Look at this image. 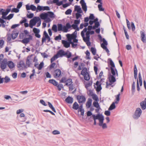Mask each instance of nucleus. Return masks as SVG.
<instances>
[{"label":"nucleus","instance_id":"nucleus-13","mask_svg":"<svg viewBox=\"0 0 146 146\" xmlns=\"http://www.w3.org/2000/svg\"><path fill=\"white\" fill-rule=\"evenodd\" d=\"M141 40L143 43L146 42V37L145 34L142 31H141Z\"/></svg>","mask_w":146,"mask_h":146},{"label":"nucleus","instance_id":"nucleus-34","mask_svg":"<svg viewBox=\"0 0 146 146\" xmlns=\"http://www.w3.org/2000/svg\"><path fill=\"white\" fill-rule=\"evenodd\" d=\"M79 108V105L76 102H75L73 105L72 108L75 110H77Z\"/></svg>","mask_w":146,"mask_h":146},{"label":"nucleus","instance_id":"nucleus-12","mask_svg":"<svg viewBox=\"0 0 146 146\" xmlns=\"http://www.w3.org/2000/svg\"><path fill=\"white\" fill-rule=\"evenodd\" d=\"M103 116L102 114H100V113L97 114L96 115L94 114L92 115V117H93L94 120H96V119L99 120Z\"/></svg>","mask_w":146,"mask_h":146},{"label":"nucleus","instance_id":"nucleus-15","mask_svg":"<svg viewBox=\"0 0 146 146\" xmlns=\"http://www.w3.org/2000/svg\"><path fill=\"white\" fill-rule=\"evenodd\" d=\"M108 79L110 83H114L116 81V79L114 76L111 75L110 74L108 77Z\"/></svg>","mask_w":146,"mask_h":146},{"label":"nucleus","instance_id":"nucleus-18","mask_svg":"<svg viewBox=\"0 0 146 146\" xmlns=\"http://www.w3.org/2000/svg\"><path fill=\"white\" fill-rule=\"evenodd\" d=\"M64 51L62 49H60L57 52L56 54L58 56V58L59 57H62L64 56Z\"/></svg>","mask_w":146,"mask_h":146},{"label":"nucleus","instance_id":"nucleus-37","mask_svg":"<svg viewBox=\"0 0 146 146\" xmlns=\"http://www.w3.org/2000/svg\"><path fill=\"white\" fill-rule=\"evenodd\" d=\"M120 96V94L119 93L117 95L115 96L116 97V101L115 102V103L116 104H117L120 100L119 97Z\"/></svg>","mask_w":146,"mask_h":146},{"label":"nucleus","instance_id":"nucleus-4","mask_svg":"<svg viewBox=\"0 0 146 146\" xmlns=\"http://www.w3.org/2000/svg\"><path fill=\"white\" fill-rule=\"evenodd\" d=\"M142 112V111L140 108H137L133 115V117L135 119H138L141 115Z\"/></svg>","mask_w":146,"mask_h":146},{"label":"nucleus","instance_id":"nucleus-31","mask_svg":"<svg viewBox=\"0 0 146 146\" xmlns=\"http://www.w3.org/2000/svg\"><path fill=\"white\" fill-rule=\"evenodd\" d=\"M87 69L86 68H84L82 71L81 74L82 75L88 74L87 72Z\"/></svg>","mask_w":146,"mask_h":146},{"label":"nucleus","instance_id":"nucleus-22","mask_svg":"<svg viewBox=\"0 0 146 146\" xmlns=\"http://www.w3.org/2000/svg\"><path fill=\"white\" fill-rule=\"evenodd\" d=\"M65 101L68 104H72L73 101V98L70 96L68 97L65 99Z\"/></svg>","mask_w":146,"mask_h":146},{"label":"nucleus","instance_id":"nucleus-21","mask_svg":"<svg viewBox=\"0 0 146 146\" xmlns=\"http://www.w3.org/2000/svg\"><path fill=\"white\" fill-rule=\"evenodd\" d=\"M7 65L9 68L11 69L13 68L15 66L14 63L11 61H8L7 63Z\"/></svg>","mask_w":146,"mask_h":146},{"label":"nucleus","instance_id":"nucleus-16","mask_svg":"<svg viewBox=\"0 0 146 146\" xmlns=\"http://www.w3.org/2000/svg\"><path fill=\"white\" fill-rule=\"evenodd\" d=\"M62 43L64 45V47L66 48H68L70 46V42H68L65 40H62Z\"/></svg>","mask_w":146,"mask_h":146},{"label":"nucleus","instance_id":"nucleus-33","mask_svg":"<svg viewBox=\"0 0 146 146\" xmlns=\"http://www.w3.org/2000/svg\"><path fill=\"white\" fill-rule=\"evenodd\" d=\"M65 85L68 86L70 85L72 83V80L71 79H68L67 80Z\"/></svg>","mask_w":146,"mask_h":146},{"label":"nucleus","instance_id":"nucleus-2","mask_svg":"<svg viewBox=\"0 0 146 146\" xmlns=\"http://www.w3.org/2000/svg\"><path fill=\"white\" fill-rule=\"evenodd\" d=\"M108 60L110 62V65L111 66L110 70L111 73L112 74L111 75L115 76L116 75L117 76H118L117 71L115 68V69L113 68L115 67V65L114 62L111 59L109 58Z\"/></svg>","mask_w":146,"mask_h":146},{"label":"nucleus","instance_id":"nucleus-25","mask_svg":"<svg viewBox=\"0 0 146 146\" xmlns=\"http://www.w3.org/2000/svg\"><path fill=\"white\" fill-rule=\"evenodd\" d=\"M86 33V37L89 38H90V35H93L94 33L93 31H87Z\"/></svg>","mask_w":146,"mask_h":146},{"label":"nucleus","instance_id":"nucleus-17","mask_svg":"<svg viewBox=\"0 0 146 146\" xmlns=\"http://www.w3.org/2000/svg\"><path fill=\"white\" fill-rule=\"evenodd\" d=\"M71 26L69 23H67L66 26L64 25V30L65 31V32H67L68 31V29L70 28Z\"/></svg>","mask_w":146,"mask_h":146},{"label":"nucleus","instance_id":"nucleus-26","mask_svg":"<svg viewBox=\"0 0 146 146\" xmlns=\"http://www.w3.org/2000/svg\"><path fill=\"white\" fill-rule=\"evenodd\" d=\"M92 102V100L89 98L88 99V101L86 103V106L87 108H90L91 106Z\"/></svg>","mask_w":146,"mask_h":146},{"label":"nucleus","instance_id":"nucleus-10","mask_svg":"<svg viewBox=\"0 0 146 146\" xmlns=\"http://www.w3.org/2000/svg\"><path fill=\"white\" fill-rule=\"evenodd\" d=\"M61 74V71L59 69L55 70L54 72V76L55 78L59 77Z\"/></svg>","mask_w":146,"mask_h":146},{"label":"nucleus","instance_id":"nucleus-30","mask_svg":"<svg viewBox=\"0 0 146 146\" xmlns=\"http://www.w3.org/2000/svg\"><path fill=\"white\" fill-rule=\"evenodd\" d=\"M31 60V57H29L28 56L27 57V60H26V64L27 66H28V67H29L30 65L31 64V62L30 61Z\"/></svg>","mask_w":146,"mask_h":146},{"label":"nucleus","instance_id":"nucleus-32","mask_svg":"<svg viewBox=\"0 0 146 146\" xmlns=\"http://www.w3.org/2000/svg\"><path fill=\"white\" fill-rule=\"evenodd\" d=\"M115 102H113L112 103L108 108L109 110H111L115 108Z\"/></svg>","mask_w":146,"mask_h":146},{"label":"nucleus","instance_id":"nucleus-55","mask_svg":"<svg viewBox=\"0 0 146 146\" xmlns=\"http://www.w3.org/2000/svg\"><path fill=\"white\" fill-rule=\"evenodd\" d=\"M72 12V10L70 9H68L65 12V14L66 15L71 14Z\"/></svg>","mask_w":146,"mask_h":146},{"label":"nucleus","instance_id":"nucleus-9","mask_svg":"<svg viewBox=\"0 0 146 146\" xmlns=\"http://www.w3.org/2000/svg\"><path fill=\"white\" fill-rule=\"evenodd\" d=\"M0 12L1 13V14L2 15V18L6 20L7 17H6V16L8 14L5 11V10L2 9H0Z\"/></svg>","mask_w":146,"mask_h":146},{"label":"nucleus","instance_id":"nucleus-20","mask_svg":"<svg viewBox=\"0 0 146 146\" xmlns=\"http://www.w3.org/2000/svg\"><path fill=\"white\" fill-rule=\"evenodd\" d=\"M74 10L77 12V13H82V10L80 6L75 5L74 6Z\"/></svg>","mask_w":146,"mask_h":146},{"label":"nucleus","instance_id":"nucleus-64","mask_svg":"<svg viewBox=\"0 0 146 146\" xmlns=\"http://www.w3.org/2000/svg\"><path fill=\"white\" fill-rule=\"evenodd\" d=\"M31 10L33 11H35L36 10V7L35 5H31Z\"/></svg>","mask_w":146,"mask_h":146},{"label":"nucleus","instance_id":"nucleus-6","mask_svg":"<svg viewBox=\"0 0 146 146\" xmlns=\"http://www.w3.org/2000/svg\"><path fill=\"white\" fill-rule=\"evenodd\" d=\"M7 63V60L6 58H4L1 62H0V66L2 69L3 70L6 68Z\"/></svg>","mask_w":146,"mask_h":146},{"label":"nucleus","instance_id":"nucleus-23","mask_svg":"<svg viewBox=\"0 0 146 146\" xmlns=\"http://www.w3.org/2000/svg\"><path fill=\"white\" fill-rule=\"evenodd\" d=\"M58 26V31H62L65 32V31L64 30V25L61 24H58L57 25Z\"/></svg>","mask_w":146,"mask_h":146},{"label":"nucleus","instance_id":"nucleus-38","mask_svg":"<svg viewBox=\"0 0 146 146\" xmlns=\"http://www.w3.org/2000/svg\"><path fill=\"white\" fill-rule=\"evenodd\" d=\"M92 98L96 101H97L98 100V98L97 95L95 94H93L92 95Z\"/></svg>","mask_w":146,"mask_h":146},{"label":"nucleus","instance_id":"nucleus-42","mask_svg":"<svg viewBox=\"0 0 146 146\" xmlns=\"http://www.w3.org/2000/svg\"><path fill=\"white\" fill-rule=\"evenodd\" d=\"M83 76H84V78L85 80L88 81L90 80V77L89 74L84 75Z\"/></svg>","mask_w":146,"mask_h":146},{"label":"nucleus","instance_id":"nucleus-7","mask_svg":"<svg viewBox=\"0 0 146 146\" xmlns=\"http://www.w3.org/2000/svg\"><path fill=\"white\" fill-rule=\"evenodd\" d=\"M40 21V19L38 17H35L33 19H31L29 22V23L35 25L36 23Z\"/></svg>","mask_w":146,"mask_h":146},{"label":"nucleus","instance_id":"nucleus-58","mask_svg":"<svg viewBox=\"0 0 146 146\" xmlns=\"http://www.w3.org/2000/svg\"><path fill=\"white\" fill-rule=\"evenodd\" d=\"M60 133V132L57 130H54L52 132V134L54 135L59 134Z\"/></svg>","mask_w":146,"mask_h":146},{"label":"nucleus","instance_id":"nucleus-50","mask_svg":"<svg viewBox=\"0 0 146 146\" xmlns=\"http://www.w3.org/2000/svg\"><path fill=\"white\" fill-rule=\"evenodd\" d=\"M14 14H10L7 17L6 20H9L11 19L13 17Z\"/></svg>","mask_w":146,"mask_h":146},{"label":"nucleus","instance_id":"nucleus-61","mask_svg":"<svg viewBox=\"0 0 146 146\" xmlns=\"http://www.w3.org/2000/svg\"><path fill=\"white\" fill-rule=\"evenodd\" d=\"M66 79L65 77H62L61 80H60V82L65 83L66 81Z\"/></svg>","mask_w":146,"mask_h":146},{"label":"nucleus","instance_id":"nucleus-3","mask_svg":"<svg viewBox=\"0 0 146 146\" xmlns=\"http://www.w3.org/2000/svg\"><path fill=\"white\" fill-rule=\"evenodd\" d=\"M40 18L46 23H49L51 21L50 19L48 17V14L47 13H41L40 15Z\"/></svg>","mask_w":146,"mask_h":146},{"label":"nucleus","instance_id":"nucleus-36","mask_svg":"<svg viewBox=\"0 0 146 146\" xmlns=\"http://www.w3.org/2000/svg\"><path fill=\"white\" fill-rule=\"evenodd\" d=\"M135 82H133L132 86V91L133 94L135 91Z\"/></svg>","mask_w":146,"mask_h":146},{"label":"nucleus","instance_id":"nucleus-28","mask_svg":"<svg viewBox=\"0 0 146 146\" xmlns=\"http://www.w3.org/2000/svg\"><path fill=\"white\" fill-rule=\"evenodd\" d=\"M48 82L56 86H57V84H58V82L54 79H50L49 80Z\"/></svg>","mask_w":146,"mask_h":146},{"label":"nucleus","instance_id":"nucleus-52","mask_svg":"<svg viewBox=\"0 0 146 146\" xmlns=\"http://www.w3.org/2000/svg\"><path fill=\"white\" fill-rule=\"evenodd\" d=\"M42 6H41L40 5H38L36 9V11L37 12H38V11H40L42 10Z\"/></svg>","mask_w":146,"mask_h":146},{"label":"nucleus","instance_id":"nucleus-45","mask_svg":"<svg viewBox=\"0 0 146 146\" xmlns=\"http://www.w3.org/2000/svg\"><path fill=\"white\" fill-rule=\"evenodd\" d=\"M104 116L102 117L99 120V125L100 126H101L103 124V121L104 120Z\"/></svg>","mask_w":146,"mask_h":146},{"label":"nucleus","instance_id":"nucleus-40","mask_svg":"<svg viewBox=\"0 0 146 146\" xmlns=\"http://www.w3.org/2000/svg\"><path fill=\"white\" fill-rule=\"evenodd\" d=\"M139 79L140 86H141L142 85V82L140 72H139Z\"/></svg>","mask_w":146,"mask_h":146},{"label":"nucleus","instance_id":"nucleus-60","mask_svg":"<svg viewBox=\"0 0 146 146\" xmlns=\"http://www.w3.org/2000/svg\"><path fill=\"white\" fill-rule=\"evenodd\" d=\"M92 82H88L85 85V87L86 88H87L90 87V86H91L92 85Z\"/></svg>","mask_w":146,"mask_h":146},{"label":"nucleus","instance_id":"nucleus-43","mask_svg":"<svg viewBox=\"0 0 146 146\" xmlns=\"http://www.w3.org/2000/svg\"><path fill=\"white\" fill-rule=\"evenodd\" d=\"M102 3L98 5V7L100 11H103L104 10V8H103L102 4Z\"/></svg>","mask_w":146,"mask_h":146},{"label":"nucleus","instance_id":"nucleus-5","mask_svg":"<svg viewBox=\"0 0 146 146\" xmlns=\"http://www.w3.org/2000/svg\"><path fill=\"white\" fill-rule=\"evenodd\" d=\"M53 3H56L57 5L60 6L62 4L63 1H59V0H53L52 1L49 0L47 2V3L48 4H52Z\"/></svg>","mask_w":146,"mask_h":146},{"label":"nucleus","instance_id":"nucleus-59","mask_svg":"<svg viewBox=\"0 0 146 146\" xmlns=\"http://www.w3.org/2000/svg\"><path fill=\"white\" fill-rule=\"evenodd\" d=\"M101 84H99V86H97V87L96 90L97 92H99L102 89V88L101 86Z\"/></svg>","mask_w":146,"mask_h":146},{"label":"nucleus","instance_id":"nucleus-53","mask_svg":"<svg viewBox=\"0 0 146 146\" xmlns=\"http://www.w3.org/2000/svg\"><path fill=\"white\" fill-rule=\"evenodd\" d=\"M58 58V56H57L56 54L51 59V62L52 63L56 59Z\"/></svg>","mask_w":146,"mask_h":146},{"label":"nucleus","instance_id":"nucleus-41","mask_svg":"<svg viewBox=\"0 0 146 146\" xmlns=\"http://www.w3.org/2000/svg\"><path fill=\"white\" fill-rule=\"evenodd\" d=\"M33 31L35 34V35L36 34L39 33L40 32V30L39 29L36 28H34L33 29Z\"/></svg>","mask_w":146,"mask_h":146},{"label":"nucleus","instance_id":"nucleus-14","mask_svg":"<svg viewBox=\"0 0 146 146\" xmlns=\"http://www.w3.org/2000/svg\"><path fill=\"white\" fill-rule=\"evenodd\" d=\"M77 31H75L72 35L68 34L67 35V36L68 38H76L77 36Z\"/></svg>","mask_w":146,"mask_h":146},{"label":"nucleus","instance_id":"nucleus-8","mask_svg":"<svg viewBox=\"0 0 146 146\" xmlns=\"http://www.w3.org/2000/svg\"><path fill=\"white\" fill-rule=\"evenodd\" d=\"M78 102L79 103H82L85 102L86 101V98L85 97L82 95H78L77 97Z\"/></svg>","mask_w":146,"mask_h":146},{"label":"nucleus","instance_id":"nucleus-63","mask_svg":"<svg viewBox=\"0 0 146 146\" xmlns=\"http://www.w3.org/2000/svg\"><path fill=\"white\" fill-rule=\"evenodd\" d=\"M34 14L33 13H30L29 14H27V17L30 19L32 18L34 16Z\"/></svg>","mask_w":146,"mask_h":146},{"label":"nucleus","instance_id":"nucleus-48","mask_svg":"<svg viewBox=\"0 0 146 146\" xmlns=\"http://www.w3.org/2000/svg\"><path fill=\"white\" fill-rule=\"evenodd\" d=\"M4 80H5L4 82L5 83H7L10 80V78L7 76H5V77L4 78Z\"/></svg>","mask_w":146,"mask_h":146},{"label":"nucleus","instance_id":"nucleus-57","mask_svg":"<svg viewBox=\"0 0 146 146\" xmlns=\"http://www.w3.org/2000/svg\"><path fill=\"white\" fill-rule=\"evenodd\" d=\"M42 11H50V9L48 6H42Z\"/></svg>","mask_w":146,"mask_h":146},{"label":"nucleus","instance_id":"nucleus-51","mask_svg":"<svg viewBox=\"0 0 146 146\" xmlns=\"http://www.w3.org/2000/svg\"><path fill=\"white\" fill-rule=\"evenodd\" d=\"M19 9L18 8H13L11 10V12H15L16 13H17L19 12Z\"/></svg>","mask_w":146,"mask_h":146},{"label":"nucleus","instance_id":"nucleus-54","mask_svg":"<svg viewBox=\"0 0 146 146\" xmlns=\"http://www.w3.org/2000/svg\"><path fill=\"white\" fill-rule=\"evenodd\" d=\"M113 83L110 82V83H109L107 81L106 82V88H108L109 86H111L112 87H113L114 86L112 85Z\"/></svg>","mask_w":146,"mask_h":146},{"label":"nucleus","instance_id":"nucleus-24","mask_svg":"<svg viewBox=\"0 0 146 146\" xmlns=\"http://www.w3.org/2000/svg\"><path fill=\"white\" fill-rule=\"evenodd\" d=\"M48 14V17H49L52 19H53L55 17V15L54 13L51 11H48L47 12Z\"/></svg>","mask_w":146,"mask_h":146},{"label":"nucleus","instance_id":"nucleus-39","mask_svg":"<svg viewBox=\"0 0 146 146\" xmlns=\"http://www.w3.org/2000/svg\"><path fill=\"white\" fill-rule=\"evenodd\" d=\"M91 51L94 55H95L96 54V49L93 47H92L90 49Z\"/></svg>","mask_w":146,"mask_h":146},{"label":"nucleus","instance_id":"nucleus-1","mask_svg":"<svg viewBox=\"0 0 146 146\" xmlns=\"http://www.w3.org/2000/svg\"><path fill=\"white\" fill-rule=\"evenodd\" d=\"M87 28H85L83 30L81 31V35L83 38V40L86 43V44L88 46H90L91 45V42H90V38L87 37H85L84 33L86 32Z\"/></svg>","mask_w":146,"mask_h":146},{"label":"nucleus","instance_id":"nucleus-56","mask_svg":"<svg viewBox=\"0 0 146 146\" xmlns=\"http://www.w3.org/2000/svg\"><path fill=\"white\" fill-rule=\"evenodd\" d=\"M69 42H70V44H72V47L73 48H75L77 46V44H74L72 41V40L71 39L69 40Z\"/></svg>","mask_w":146,"mask_h":146},{"label":"nucleus","instance_id":"nucleus-19","mask_svg":"<svg viewBox=\"0 0 146 146\" xmlns=\"http://www.w3.org/2000/svg\"><path fill=\"white\" fill-rule=\"evenodd\" d=\"M102 41L103 42L101 44V47L104 49L107 47L106 46L108 45V43L104 38L102 39Z\"/></svg>","mask_w":146,"mask_h":146},{"label":"nucleus","instance_id":"nucleus-35","mask_svg":"<svg viewBox=\"0 0 146 146\" xmlns=\"http://www.w3.org/2000/svg\"><path fill=\"white\" fill-rule=\"evenodd\" d=\"M20 41L24 44H27L29 42V39L27 38H24L22 40H21Z\"/></svg>","mask_w":146,"mask_h":146},{"label":"nucleus","instance_id":"nucleus-49","mask_svg":"<svg viewBox=\"0 0 146 146\" xmlns=\"http://www.w3.org/2000/svg\"><path fill=\"white\" fill-rule=\"evenodd\" d=\"M82 9L84 11L86 12L87 10V7L86 4H82Z\"/></svg>","mask_w":146,"mask_h":146},{"label":"nucleus","instance_id":"nucleus-62","mask_svg":"<svg viewBox=\"0 0 146 146\" xmlns=\"http://www.w3.org/2000/svg\"><path fill=\"white\" fill-rule=\"evenodd\" d=\"M80 13H78L76 14V18L77 19L82 17V15Z\"/></svg>","mask_w":146,"mask_h":146},{"label":"nucleus","instance_id":"nucleus-11","mask_svg":"<svg viewBox=\"0 0 146 146\" xmlns=\"http://www.w3.org/2000/svg\"><path fill=\"white\" fill-rule=\"evenodd\" d=\"M140 105L143 110H144L146 109V98L140 103Z\"/></svg>","mask_w":146,"mask_h":146},{"label":"nucleus","instance_id":"nucleus-47","mask_svg":"<svg viewBox=\"0 0 146 146\" xmlns=\"http://www.w3.org/2000/svg\"><path fill=\"white\" fill-rule=\"evenodd\" d=\"M93 105L94 107H96L97 108H100V106L99 104L97 101L94 102L93 103Z\"/></svg>","mask_w":146,"mask_h":146},{"label":"nucleus","instance_id":"nucleus-44","mask_svg":"<svg viewBox=\"0 0 146 146\" xmlns=\"http://www.w3.org/2000/svg\"><path fill=\"white\" fill-rule=\"evenodd\" d=\"M52 30L54 31L55 32H56L57 31V26L56 25H54L52 27Z\"/></svg>","mask_w":146,"mask_h":146},{"label":"nucleus","instance_id":"nucleus-46","mask_svg":"<svg viewBox=\"0 0 146 146\" xmlns=\"http://www.w3.org/2000/svg\"><path fill=\"white\" fill-rule=\"evenodd\" d=\"M44 64L43 62H41L39 64L38 67H37V68L38 70H41L42 67L44 66Z\"/></svg>","mask_w":146,"mask_h":146},{"label":"nucleus","instance_id":"nucleus-29","mask_svg":"<svg viewBox=\"0 0 146 146\" xmlns=\"http://www.w3.org/2000/svg\"><path fill=\"white\" fill-rule=\"evenodd\" d=\"M18 33L15 31H13L12 34V38L13 39H15L17 36Z\"/></svg>","mask_w":146,"mask_h":146},{"label":"nucleus","instance_id":"nucleus-27","mask_svg":"<svg viewBox=\"0 0 146 146\" xmlns=\"http://www.w3.org/2000/svg\"><path fill=\"white\" fill-rule=\"evenodd\" d=\"M17 65L18 68L25 67V63L22 60L20 61L18 63Z\"/></svg>","mask_w":146,"mask_h":146}]
</instances>
